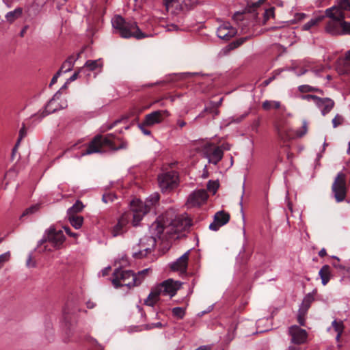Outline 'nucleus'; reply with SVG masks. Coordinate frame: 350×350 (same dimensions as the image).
Instances as JSON below:
<instances>
[{
  "mask_svg": "<svg viewBox=\"0 0 350 350\" xmlns=\"http://www.w3.org/2000/svg\"><path fill=\"white\" fill-rule=\"evenodd\" d=\"M131 212L124 213L119 218L118 223L113 227L111 234L113 237H117L122 234L126 231V225L129 224L131 218H133L132 224L137 226L142 219L144 215L148 211V206L138 199L134 200L131 202Z\"/></svg>",
  "mask_w": 350,
  "mask_h": 350,
  "instance_id": "f257e3e1",
  "label": "nucleus"
},
{
  "mask_svg": "<svg viewBox=\"0 0 350 350\" xmlns=\"http://www.w3.org/2000/svg\"><path fill=\"white\" fill-rule=\"evenodd\" d=\"M127 144L120 137L113 134L107 135H96L90 142L85 151L81 153V156L93 153L105 152L107 150H117L126 148Z\"/></svg>",
  "mask_w": 350,
  "mask_h": 350,
  "instance_id": "f03ea898",
  "label": "nucleus"
},
{
  "mask_svg": "<svg viewBox=\"0 0 350 350\" xmlns=\"http://www.w3.org/2000/svg\"><path fill=\"white\" fill-rule=\"evenodd\" d=\"M149 270L150 269H145L135 274L131 270L117 269L113 273L112 284L116 288L124 286L131 288L137 286L142 283Z\"/></svg>",
  "mask_w": 350,
  "mask_h": 350,
  "instance_id": "7ed1b4c3",
  "label": "nucleus"
},
{
  "mask_svg": "<svg viewBox=\"0 0 350 350\" xmlns=\"http://www.w3.org/2000/svg\"><path fill=\"white\" fill-rule=\"evenodd\" d=\"M182 283L168 279L159 284L154 286L144 303L148 306H153L159 300V296L169 295L170 297L174 296L176 291L181 287Z\"/></svg>",
  "mask_w": 350,
  "mask_h": 350,
  "instance_id": "20e7f679",
  "label": "nucleus"
},
{
  "mask_svg": "<svg viewBox=\"0 0 350 350\" xmlns=\"http://www.w3.org/2000/svg\"><path fill=\"white\" fill-rule=\"evenodd\" d=\"M113 27L117 30L121 37L129 38L133 37L136 39H142L148 36L143 33L135 21H126L120 15L115 16L111 20Z\"/></svg>",
  "mask_w": 350,
  "mask_h": 350,
  "instance_id": "39448f33",
  "label": "nucleus"
},
{
  "mask_svg": "<svg viewBox=\"0 0 350 350\" xmlns=\"http://www.w3.org/2000/svg\"><path fill=\"white\" fill-rule=\"evenodd\" d=\"M325 16L331 19L326 24L325 31L334 36L342 35V23L345 22L346 15H342L339 12L336 13L327 9L325 10Z\"/></svg>",
  "mask_w": 350,
  "mask_h": 350,
  "instance_id": "423d86ee",
  "label": "nucleus"
},
{
  "mask_svg": "<svg viewBox=\"0 0 350 350\" xmlns=\"http://www.w3.org/2000/svg\"><path fill=\"white\" fill-rule=\"evenodd\" d=\"M156 238L153 236H144L139 240V249L133 252L135 258H142L150 253L156 246Z\"/></svg>",
  "mask_w": 350,
  "mask_h": 350,
  "instance_id": "0eeeda50",
  "label": "nucleus"
},
{
  "mask_svg": "<svg viewBox=\"0 0 350 350\" xmlns=\"http://www.w3.org/2000/svg\"><path fill=\"white\" fill-rule=\"evenodd\" d=\"M332 190L336 202H340L345 199L347 186L346 176L345 174L340 172L337 174L332 184Z\"/></svg>",
  "mask_w": 350,
  "mask_h": 350,
  "instance_id": "6e6552de",
  "label": "nucleus"
},
{
  "mask_svg": "<svg viewBox=\"0 0 350 350\" xmlns=\"http://www.w3.org/2000/svg\"><path fill=\"white\" fill-rule=\"evenodd\" d=\"M158 182L163 192L170 191L178 185V175L174 171L163 173L159 176Z\"/></svg>",
  "mask_w": 350,
  "mask_h": 350,
  "instance_id": "1a4fd4ad",
  "label": "nucleus"
},
{
  "mask_svg": "<svg viewBox=\"0 0 350 350\" xmlns=\"http://www.w3.org/2000/svg\"><path fill=\"white\" fill-rule=\"evenodd\" d=\"M203 154L210 163L217 165L223 158L224 152L221 147L212 144H206L202 149Z\"/></svg>",
  "mask_w": 350,
  "mask_h": 350,
  "instance_id": "9d476101",
  "label": "nucleus"
},
{
  "mask_svg": "<svg viewBox=\"0 0 350 350\" xmlns=\"http://www.w3.org/2000/svg\"><path fill=\"white\" fill-rule=\"evenodd\" d=\"M65 241V237L62 230H57L53 228H50L46 232V236L40 241V245L49 242L51 243L54 248H59Z\"/></svg>",
  "mask_w": 350,
  "mask_h": 350,
  "instance_id": "9b49d317",
  "label": "nucleus"
},
{
  "mask_svg": "<svg viewBox=\"0 0 350 350\" xmlns=\"http://www.w3.org/2000/svg\"><path fill=\"white\" fill-rule=\"evenodd\" d=\"M208 198L206 190L199 189L191 193L187 199V205L189 207L199 206L204 203Z\"/></svg>",
  "mask_w": 350,
  "mask_h": 350,
  "instance_id": "f8f14e48",
  "label": "nucleus"
},
{
  "mask_svg": "<svg viewBox=\"0 0 350 350\" xmlns=\"http://www.w3.org/2000/svg\"><path fill=\"white\" fill-rule=\"evenodd\" d=\"M169 116V112L167 110H157L154 111L145 116L144 124L147 126H153L156 124L161 123L165 118Z\"/></svg>",
  "mask_w": 350,
  "mask_h": 350,
  "instance_id": "ddd939ff",
  "label": "nucleus"
},
{
  "mask_svg": "<svg viewBox=\"0 0 350 350\" xmlns=\"http://www.w3.org/2000/svg\"><path fill=\"white\" fill-rule=\"evenodd\" d=\"M237 34V29L228 22L221 24L217 30V36L224 40L228 41Z\"/></svg>",
  "mask_w": 350,
  "mask_h": 350,
  "instance_id": "4468645a",
  "label": "nucleus"
},
{
  "mask_svg": "<svg viewBox=\"0 0 350 350\" xmlns=\"http://www.w3.org/2000/svg\"><path fill=\"white\" fill-rule=\"evenodd\" d=\"M66 107L67 104L66 102H64L62 105H59V98L56 96H54L46 104L44 110L42 112H39L38 116H39L40 118H43L51 113L55 112L56 111L64 109Z\"/></svg>",
  "mask_w": 350,
  "mask_h": 350,
  "instance_id": "2eb2a0df",
  "label": "nucleus"
},
{
  "mask_svg": "<svg viewBox=\"0 0 350 350\" xmlns=\"http://www.w3.org/2000/svg\"><path fill=\"white\" fill-rule=\"evenodd\" d=\"M288 332L292 337V342L295 344H303L307 340L308 334L306 331L300 328L297 325H293L290 327Z\"/></svg>",
  "mask_w": 350,
  "mask_h": 350,
  "instance_id": "dca6fc26",
  "label": "nucleus"
},
{
  "mask_svg": "<svg viewBox=\"0 0 350 350\" xmlns=\"http://www.w3.org/2000/svg\"><path fill=\"white\" fill-rule=\"evenodd\" d=\"M230 219V215L224 211H218L214 216L213 221L209 225V228L217 231L219 228L226 224Z\"/></svg>",
  "mask_w": 350,
  "mask_h": 350,
  "instance_id": "f3484780",
  "label": "nucleus"
},
{
  "mask_svg": "<svg viewBox=\"0 0 350 350\" xmlns=\"http://www.w3.org/2000/svg\"><path fill=\"white\" fill-rule=\"evenodd\" d=\"M177 232L186 230L191 226V220L186 215L177 216L172 223Z\"/></svg>",
  "mask_w": 350,
  "mask_h": 350,
  "instance_id": "a211bd4d",
  "label": "nucleus"
},
{
  "mask_svg": "<svg viewBox=\"0 0 350 350\" xmlns=\"http://www.w3.org/2000/svg\"><path fill=\"white\" fill-rule=\"evenodd\" d=\"M189 252H185L175 262L170 265V268L173 271H180L181 273H186L189 260Z\"/></svg>",
  "mask_w": 350,
  "mask_h": 350,
  "instance_id": "6ab92c4d",
  "label": "nucleus"
},
{
  "mask_svg": "<svg viewBox=\"0 0 350 350\" xmlns=\"http://www.w3.org/2000/svg\"><path fill=\"white\" fill-rule=\"evenodd\" d=\"M276 131L278 137L284 142L288 141L296 138L295 131H293L287 126L278 124L276 125Z\"/></svg>",
  "mask_w": 350,
  "mask_h": 350,
  "instance_id": "aec40b11",
  "label": "nucleus"
},
{
  "mask_svg": "<svg viewBox=\"0 0 350 350\" xmlns=\"http://www.w3.org/2000/svg\"><path fill=\"white\" fill-rule=\"evenodd\" d=\"M315 105L321 111L323 116L328 113L334 107V102L329 98H319L316 102Z\"/></svg>",
  "mask_w": 350,
  "mask_h": 350,
  "instance_id": "412c9836",
  "label": "nucleus"
},
{
  "mask_svg": "<svg viewBox=\"0 0 350 350\" xmlns=\"http://www.w3.org/2000/svg\"><path fill=\"white\" fill-rule=\"evenodd\" d=\"M327 10H332V12L346 15L345 11L350 12V0H336L335 5L327 8Z\"/></svg>",
  "mask_w": 350,
  "mask_h": 350,
  "instance_id": "4be33fe9",
  "label": "nucleus"
},
{
  "mask_svg": "<svg viewBox=\"0 0 350 350\" xmlns=\"http://www.w3.org/2000/svg\"><path fill=\"white\" fill-rule=\"evenodd\" d=\"M79 57L80 53H78L76 57L74 55L69 56L66 59V60L62 64L60 70H62L64 72L70 71L72 69L75 62L79 59Z\"/></svg>",
  "mask_w": 350,
  "mask_h": 350,
  "instance_id": "5701e85b",
  "label": "nucleus"
},
{
  "mask_svg": "<svg viewBox=\"0 0 350 350\" xmlns=\"http://www.w3.org/2000/svg\"><path fill=\"white\" fill-rule=\"evenodd\" d=\"M164 230V226L163 223L157 219L154 222H153L150 226V231L152 233L151 236L154 237L155 238L159 237L160 235L163 233Z\"/></svg>",
  "mask_w": 350,
  "mask_h": 350,
  "instance_id": "b1692460",
  "label": "nucleus"
},
{
  "mask_svg": "<svg viewBox=\"0 0 350 350\" xmlns=\"http://www.w3.org/2000/svg\"><path fill=\"white\" fill-rule=\"evenodd\" d=\"M337 69L340 74L350 72V50L346 53L345 59L342 60V66H338Z\"/></svg>",
  "mask_w": 350,
  "mask_h": 350,
  "instance_id": "393cba45",
  "label": "nucleus"
},
{
  "mask_svg": "<svg viewBox=\"0 0 350 350\" xmlns=\"http://www.w3.org/2000/svg\"><path fill=\"white\" fill-rule=\"evenodd\" d=\"M323 285H326L330 280L331 271L329 265H324L319 272Z\"/></svg>",
  "mask_w": 350,
  "mask_h": 350,
  "instance_id": "a878e982",
  "label": "nucleus"
},
{
  "mask_svg": "<svg viewBox=\"0 0 350 350\" xmlns=\"http://www.w3.org/2000/svg\"><path fill=\"white\" fill-rule=\"evenodd\" d=\"M23 8H16L14 10L10 11L5 14V18L10 23H12L14 21L19 18L23 14Z\"/></svg>",
  "mask_w": 350,
  "mask_h": 350,
  "instance_id": "bb28decb",
  "label": "nucleus"
},
{
  "mask_svg": "<svg viewBox=\"0 0 350 350\" xmlns=\"http://www.w3.org/2000/svg\"><path fill=\"white\" fill-rule=\"evenodd\" d=\"M262 107L264 110L269 111L273 109H280L281 107V103L277 100H265L262 103Z\"/></svg>",
  "mask_w": 350,
  "mask_h": 350,
  "instance_id": "cd10ccee",
  "label": "nucleus"
},
{
  "mask_svg": "<svg viewBox=\"0 0 350 350\" xmlns=\"http://www.w3.org/2000/svg\"><path fill=\"white\" fill-rule=\"evenodd\" d=\"M68 220L71 225L76 229L81 227L83 221V217L78 215H69Z\"/></svg>",
  "mask_w": 350,
  "mask_h": 350,
  "instance_id": "c85d7f7f",
  "label": "nucleus"
},
{
  "mask_svg": "<svg viewBox=\"0 0 350 350\" xmlns=\"http://www.w3.org/2000/svg\"><path fill=\"white\" fill-rule=\"evenodd\" d=\"M314 301V297L311 294H308L304 299L301 304V307L299 311H303V314H305L310 306L311 303Z\"/></svg>",
  "mask_w": 350,
  "mask_h": 350,
  "instance_id": "c756f323",
  "label": "nucleus"
},
{
  "mask_svg": "<svg viewBox=\"0 0 350 350\" xmlns=\"http://www.w3.org/2000/svg\"><path fill=\"white\" fill-rule=\"evenodd\" d=\"M84 206L81 201L77 200L73 205L68 210V216L76 215L77 213L81 212Z\"/></svg>",
  "mask_w": 350,
  "mask_h": 350,
  "instance_id": "7c9ffc66",
  "label": "nucleus"
},
{
  "mask_svg": "<svg viewBox=\"0 0 350 350\" xmlns=\"http://www.w3.org/2000/svg\"><path fill=\"white\" fill-rule=\"evenodd\" d=\"M84 66L88 68L90 70L93 71L96 70L97 68H101L103 67V63L100 59L96 60H88Z\"/></svg>",
  "mask_w": 350,
  "mask_h": 350,
  "instance_id": "2f4dec72",
  "label": "nucleus"
},
{
  "mask_svg": "<svg viewBox=\"0 0 350 350\" xmlns=\"http://www.w3.org/2000/svg\"><path fill=\"white\" fill-rule=\"evenodd\" d=\"M324 16H320L310 19L308 22L304 25L303 29L306 31L310 29V28L320 23L324 18Z\"/></svg>",
  "mask_w": 350,
  "mask_h": 350,
  "instance_id": "473e14b6",
  "label": "nucleus"
},
{
  "mask_svg": "<svg viewBox=\"0 0 350 350\" xmlns=\"http://www.w3.org/2000/svg\"><path fill=\"white\" fill-rule=\"evenodd\" d=\"M299 90L302 93H306V92H319L321 94H323L322 90L314 88L312 86H310L309 85H301L299 86L298 88Z\"/></svg>",
  "mask_w": 350,
  "mask_h": 350,
  "instance_id": "72a5a7b5",
  "label": "nucleus"
},
{
  "mask_svg": "<svg viewBox=\"0 0 350 350\" xmlns=\"http://www.w3.org/2000/svg\"><path fill=\"white\" fill-rule=\"evenodd\" d=\"M39 208H40V204H38L31 206L30 207L26 208L24 211V212L23 213V214L21 216V219H22L23 217H24L25 216H28V215L35 213L36 212H37L39 210Z\"/></svg>",
  "mask_w": 350,
  "mask_h": 350,
  "instance_id": "f704fd0d",
  "label": "nucleus"
},
{
  "mask_svg": "<svg viewBox=\"0 0 350 350\" xmlns=\"http://www.w3.org/2000/svg\"><path fill=\"white\" fill-rule=\"evenodd\" d=\"M295 131L297 137H301L304 135H305L308 132V122L306 120H304L302 122L301 127L299 129Z\"/></svg>",
  "mask_w": 350,
  "mask_h": 350,
  "instance_id": "c9c22d12",
  "label": "nucleus"
},
{
  "mask_svg": "<svg viewBox=\"0 0 350 350\" xmlns=\"http://www.w3.org/2000/svg\"><path fill=\"white\" fill-rule=\"evenodd\" d=\"M117 198L115 193L112 192H107L103 195V202L107 204L113 202Z\"/></svg>",
  "mask_w": 350,
  "mask_h": 350,
  "instance_id": "e433bc0d",
  "label": "nucleus"
},
{
  "mask_svg": "<svg viewBox=\"0 0 350 350\" xmlns=\"http://www.w3.org/2000/svg\"><path fill=\"white\" fill-rule=\"evenodd\" d=\"M172 314L176 317L182 319L185 314V308L181 307L174 308L172 309Z\"/></svg>",
  "mask_w": 350,
  "mask_h": 350,
  "instance_id": "4c0bfd02",
  "label": "nucleus"
},
{
  "mask_svg": "<svg viewBox=\"0 0 350 350\" xmlns=\"http://www.w3.org/2000/svg\"><path fill=\"white\" fill-rule=\"evenodd\" d=\"M219 187V183L217 181L209 180L207 183V189L208 191L215 194Z\"/></svg>",
  "mask_w": 350,
  "mask_h": 350,
  "instance_id": "58836bf2",
  "label": "nucleus"
},
{
  "mask_svg": "<svg viewBox=\"0 0 350 350\" xmlns=\"http://www.w3.org/2000/svg\"><path fill=\"white\" fill-rule=\"evenodd\" d=\"M334 330L337 332V333H342L343 332V330H344V324L342 323V321H337L336 320H334L332 323Z\"/></svg>",
  "mask_w": 350,
  "mask_h": 350,
  "instance_id": "ea45409f",
  "label": "nucleus"
},
{
  "mask_svg": "<svg viewBox=\"0 0 350 350\" xmlns=\"http://www.w3.org/2000/svg\"><path fill=\"white\" fill-rule=\"evenodd\" d=\"M10 258V252H7L3 254H1L0 255V269H1L4 264L9 261Z\"/></svg>",
  "mask_w": 350,
  "mask_h": 350,
  "instance_id": "a19ab883",
  "label": "nucleus"
},
{
  "mask_svg": "<svg viewBox=\"0 0 350 350\" xmlns=\"http://www.w3.org/2000/svg\"><path fill=\"white\" fill-rule=\"evenodd\" d=\"M27 129L25 127V124H23V126L21 127V129H20L19 131V136H18V141L16 142V147L17 146H18V144H20L21 141L25 137H26L27 135Z\"/></svg>",
  "mask_w": 350,
  "mask_h": 350,
  "instance_id": "79ce46f5",
  "label": "nucleus"
},
{
  "mask_svg": "<svg viewBox=\"0 0 350 350\" xmlns=\"http://www.w3.org/2000/svg\"><path fill=\"white\" fill-rule=\"evenodd\" d=\"M344 118L342 116L337 114L332 120L333 127L336 128L341 125L343 122Z\"/></svg>",
  "mask_w": 350,
  "mask_h": 350,
  "instance_id": "37998d69",
  "label": "nucleus"
},
{
  "mask_svg": "<svg viewBox=\"0 0 350 350\" xmlns=\"http://www.w3.org/2000/svg\"><path fill=\"white\" fill-rule=\"evenodd\" d=\"M274 15V8H270L265 10L264 18L265 21L269 20L270 18L273 17Z\"/></svg>",
  "mask_w": 350,
  "mask_h": 350,
  "instance_id": "c03bdc74",
  "label": "nucleus"
},
{
  "mask_svg": "<svg viewBox=\"0 0 350 350\" xmlns=\"http://www.w3.org/2000/svg\"><path fill=\"white\" fill-rule=\"evenodd\" d=\"M343 31L342 35H350V22H343Z\"/></svg>",
  "mask_w": 350,
  "mask_h": 350,
  "instance_id": "a18cd8bd",
  "label": "nucleus"
},
{
  "mask_svg": "<svg viewBox=\"0 0 350 350\" xmlns=\"http://www.w3.org/2000/svg\"><path fill=\"white\" fill-rule=\"evenodd\" d=\"M301 98L304 100H306L308 101L312 100L314 103L317 101L319 97L314 95H304L301 96Z\"/></svg>",
  "mask_w": 350,
  "mask_h": 350,
  "instance_id": "49530a36",
  "label": "nucleus"
},
{
  "mask_svg": "<svg viewBox=\"0 0 350 350\" xmlns=\"http://www.w3.org/2000/svg\"><path fill=\"white\" fill-rule=\"evenodd\" d=\"M186 6L193 8L198 4V0H185Z\"/></svg>",
  "mask_w": 350,
  "mask_h": 350,
  "instance_id": "de8ad7c7",
  "label": "nucleus"
},
{
  "mask_svg": "<svg viewBox=\"0 0 350 350\" xmlns=\"http://www.w3.org/2000/svg\"><path fill=\"white\" fill-rule=\"evenodd\" d=\"M146 126V125L144 124V121L142 124H140L139 125V127L140 130L142 131V132L144 135H150V133H151V132H150V131H149V130H148V129H145V126Z\"/></svg>",
  "mask_w": 350,
  "mask_h": 350,
  "instance_id": "09e8293b",
  "label": "nucleus"
},
{
  "mask_svg": "<svg viewBox=\"0 0 350 350\" xmlns=\"http://www.w3.org/2000/svg\"><path fill=\"white\" fill-rule=\"evenodd\" d=\"M26 265L28 267H36V262H35V261L33 260L32 256L31 254L28 256Z\"/></svg>",
  "mask_w": 350,
  "mask_h": 350,
  "instance_id": "8fccbe9b",
  "label": "nucleus"
},
{
  "mask_svg": "<svg viewBox=\"0 0 350 350\" xmlns=\"http://www.w3.org/2000/svg\"><path fill=\"white\" fill-rule=\"evenodd\" d=\"M83 68H81L79 69L78 71L75 72L69 79H68V81L69 82H72V81H75L78 77H79V72L83 70Z\"/></svg>",
  "mask_w": 350,
  "mask_h": 350,
  "instance_id": "3c124183",
  "label": "nucleus"
},
{
  "mask_svg": "<svg viewBox=\"0 0 350 350\" xmlns=\"http://www.w3.org/2000/svg\"><path fill=\"white\" fill-rule=\"evenodd\" d=\"M164 3L167 8L173 7L174 3H179V0H164Z\"/></svg>",
  "mask_w": 350,
  "mask_h": 350,
  "instance_id": "603ef678",
  "label": "nucleus"
},
{
  "mask_svg": "<svg viewBox=\"0 0 350 350\" xmlns=\"http://www.w3.org/2000/svg\"><path fill=\"white\" fill-rule=\"evenodd\" d=\"M304 315V314H303V311H301V312L299 311V314L298 315L297 321L299 323V324L301 325H302V326L305 325Z\"/></svg>",
  "mask_w": 350,
  "mask_h": 350,
  "instance_id": "864d4df0",
  "label": "nucleus"
},
{
  "mask_svg": "<svg viewBox=\"0 0 350 350\" xmlns=\"http://www.w3.org/2000/svg\"><path fill=\"white\" fill-rule=\"evenodd\" d=\"M162 326V324L161 323H152V324H150V325H146L145 327H146V329H152L154 327H161Z\"/></svg>",
  "mask_w": 350,
  "mask_h": 350,
  "instance_id": "5fc2aeb1",
  "label": "nucleus"
},
{
  "mask_svg": "<svg viewBox=\"0 0 350 350\" xmlns=\"http://www.w3.org/2000/svg\"><path fill=\"white\" fill-rule=\"evenodd\" d=\"M275 75H273V77H269V79H267L265 80V81L262 82V85L264 87L267 86V85H269V84L272 81H273V80L275 79Z\"/></svg>",
  "mask_w": 350,
  "mask_h": 350,
  "instance_id": "6e6d98bb",
  "label": "nucleus"
},
{
  "mask_svg": "<svg viewBox=\"0 0 350 350\" xmlns=\"http://www.w3.org/2000/svg\"><path fill=\"white\" fill-rule=\"evenodd\" d=\"M265 1V0H258L256 3H253L252 4V7L254 8V10L255 8H258L259 6H260L264 3Z\"/></svg>",
  "mask_w": 350,
  "mask_h": 350,
  "instance_id": "4d7b16f0",
  "label": "nucleus"
},
{
  "mask_svg": "<svg viewBox=\"0 0 350 350\" xmlns=\"http://www.w3.org/2000/svg\"><path fill=\"white\" fill-rule=\"evenodd\" d=\"M159 200V196L158 194H155L153 196L151 197L150 201L152 202V204L154 203H156Z\"/></svg>",
  "mask_w": 350,
  "mask_h": 350,
  "instance_id": "13d9d810",
  "label": "nucleus"
},
{
  "mask_svg": "<svg viewBox=\"0 0 350 350\" xmlns=\"http://www.w3.org/2000/svg\"><path fill=\"white\" fill-rule=\"evenodd\" d=\"M245 41V38L240 39L239 40H237L236 42H234L233 44L234 45V47L239 46L241 44H242Z\"/></svg>",
  "mask_w": 350,
  "mask_h": 350,
  "instance_id": "bf43d9fd",
  "label": "nucleus"
},
{
  "mask_svg": "<svg viewBox=\"0 0 350 350\" xmlns=\"http://www.w3.org/2000/svg\"><path fill=\"white\" fill-rule=\"evenodd\" d=\"M327 255V252L325 250V249L323 248L321 249L319 252V256L320 257H324Z\"/></svg>",
  "mask_w": 350,
  "mask_h": 350,
  "instance_id": "052dcab7",
  "label": "nucleus"
},
{
  "mask_svg": "<svg viewBox=\"0 0 350 350\" xmlns=\"http://www.w3.org/2000/svg\"><path fill=\"white\" fill-rule=\"evenodd\" d=\"M64 230L66 231V232L68 235H70V236H71V237H75V236H76V234L71 233L70 228H68V227H64Z\"/></svg>",
  "mask_w": 350,
  "mask_h": 350,
  "instance_id": "680f3d73",
  "label": "nucleus"
},
{
  "mask_svg": "<svg viewBox=\"0 0 350 350\" xmlns=\"http://www.w3.org/2000/svg\"><path fill=\"white\" fill-rule=\"evenodd\" d=\"M177 124L178 125L179 127L183 128L186 125V122L184 120H178L177 121Z\"/></svg>",
  "mask_w": 350,
  "mask_h": 350,
  "instance_id": "e2e57ef3",
  "label": "nucleus"
},
{
  "mask_svg": "<svg viewBox=\"0 0 350 350\" xmlns=\"http://www.w3.org/2000/svg\"><path fill=\"white\" fill-rule=\"evenodd\" d=\"M86 306L88 308L92 309V308H94L95 304L92 301H89L86 303Z\"/></svg>",
  "mask_w": 350,
  "mask_h": 350,
  "instance_id": "0e129e2a",
  "label": "nucleus"
},
{
  "mask_svg": "<svg viewBox=\"0 0 350 350\" xmlns=\"http://www.w3.org/2000/svg\"><path fill=\"white\" fill-rule=\"evenodd\" d=\"M209 347L206 345L201 346L195 350H209Z\"/></svg>",
  "mask_w": 350,
  "mask_h": 350,
  "instance_id": "69168bd1",
  "label": "nucleus"
},
{
  "mask_svg": "<svg viewBox=\"0 0 350 350\" xmlns=\"http://www.w3.org/2000/svg\"><path fill=\"white\" fill-rule=\"evenodd\" d=\"M27 29V26H25V27H24L23 28V29L21 30V33H20V36H21V37H23V36H24V35H25V32H26Z\"/></svg>",
  "mask_w": 350,
  "mask_h": 350,
  "instance_id": "338daca9",
  "label": "nucleus"
},
{
  "mask_svg": "<svg viewBox=\"0 0 350 350\" xmlns=\"http://www.w3.org/2000/svg\"><path fill=\"white\" fill-rule=\"evenodd\" d=\"M57 81V79H56V77H53L51 81V83L49 84V86H52L53 84H55Z\"/></svg>",
  "mask_w": 350,
  "mask_h": 350,
  "instance_id": "774afa93",
  "label": "nucleus"
}]
</instances>
